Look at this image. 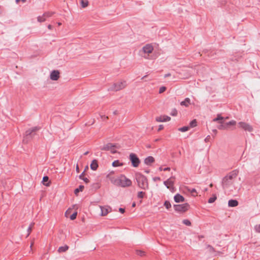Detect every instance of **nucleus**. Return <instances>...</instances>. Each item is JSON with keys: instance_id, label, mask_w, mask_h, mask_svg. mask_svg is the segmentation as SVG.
Here are the masks:
<instances>
[{"instance_id": "bb28decb", "label": "nucleus", "mask_w": 260, "mask_h": 260, "mask_svg": "<svg viewBox=\"0 0 260 260\" xmlns=\"http://www.w3.org/2000/svg\"><path fill=\"white\" fill-rule=\"evenodd\" d=\"M197 125V120L196 119H193V120H192L190 123H189V128L190 127H194L195 126H196Z\"/></svg>"}, {"instance_id": "f704fd0d", "label": "nucleus", "mask_w": 260, "mask_h": 260, "mask_svg": "<svg viewBox=\"0 0 260 260\" xmlns=\"http://www.w3.org/2000/svg\"><path fill=\"white\" fill-rule=\"evenodd\" d=\"M44 14L45 16L46 17V19H47L48 18L51 17L54 13L51 12H45Z\"/></svg>"}, {"instance_id": "f03ea898", "label": "nucleus", "mask_w": 260, "mask_h": 260, "mask_svg": "<svg viewBox=\"0 0 260 260\" xmlns=\"http://www.w3.org/2000/svg\"><path fill=\"white\" fill-rule=\"evenodd\" d=\"M238 174V171L234 170L228 175L226 176L222 180V186L224 189L229 188L233 185V179L235 178Z\"/></svg>"}, {"instance_id": "79ce46f5", "label": "nucleus", "mask_w": 260, "mask_h": 260, "mask_svg": "<svg viewBox=\"0 0 260 260\" xmlns=\"http://www.w3.org/2000/svg\"><path fill=\"white\" fill-rule=\"evenodd\" d=\"M159 170L160 171H170V168L167 167V168H162V167H160L159 168Z\"/></svg>"}, {"instance_id": "7c9ffc66", "label": "nucleus", "mask_w": 260, "mask_h": 260, "mask_svg": "<svg viewBox=\"0 0 260 260\" xmlns=\"http://www.w3.org/2000/svg\"><path fill=\"white\" fill-rule=\"evenodd\" d=\"M164 206L168 210L171 208L172 206L169 201H166L164 203Z\"/></svg>"}, {"instance_id": "4d7b16f0", "label": "nucleus", "mask_w": 260, "mask_h": 260, "mask_svg": "<svg viewBox=\"0 0 260 260\" xmlns=\"http://www.w3.org/2000/svg\"><path fill=\"white\" fill-rule=\"evenodd\" d=\"M213 132H214V133H216V132H217V131H216V129H214V130H213Z\"/></svg>"}, {"instance_id": "a18cd8bd", "label": "nucleus", "mask_w": 260, "mask_h": 260, "mask_svg": "<svg viewBox=\"0 0 260 260\" xmlns=\"http://www.w3.org/2000/svg\"><path fill=\"white\" fill-rule=\"evenodd\" d=\"M82 180L86 183L89 182V180L87 178H83Z\"/></svg>"}, {"instance_id": "a211bd4d", "label": "nucleus", "mask_w": 260, "mask_h": 260, "mask_svg": "<svg viewBox=\"0 0 260 260\" xmlns=\"http://www.w3.org/2000/svg\"><path fill=\"white\" fill-rule=\"evenodd\" d=\"M190 104V100L188 98H186L183 101L180 103L181 106H184L186 107H188Z\"/></svg>"}, {"instance_id": "cd10ccee", "label": "nucleus", "mask_w": 260, "mask_h": 260, "mask_svg": "<svg viewBox=\"0 0 260 260\" xmlns=\"http://www.w3.org/2000/svg\"><path fill=\"white\" fill-rule=\"evenodd\" d=\"M216 199H217L216 196L215 194H213L212 197H211L209 199L208 203H212L215 202V201L216 200Z\"/></svg>"}, {"instance_id": "13d9d810", "label": "nucleus", "mask_w": 260, "mask_h": 260, "mask_svg": "<svg viewBox=\"0 0 260 260\" xmlns=\"http://www.w3.org/2000/svg\"><path fill=\"white\" fill-rule=\"evenodd\" d=\"M88 154V152H86L84 153V154H85V155H86V154Z\"/></svg>"}, {"instance_id": "37998d69", "label": "nucleus", "mask_w": 260, "mask_h": 260, "mask_svg": "<svg viewBox=\"0 0 260 260\" xmlns=\"http://www.w3.org/2000/svg\"><path fill=\"white\" fill-rule=\"evenodd\" d=\"M153 180L154 181H160V178L158 177H155L154 178H153Z\"/></svg>"}, {"instance_id": "ddd939ff", "label": "nucleus", "mask_w": 260, "mask_h": 260, "mask_svg": "<svg viewBox=\"0 0 260 260\" xmlns=\"http://www.w3.org/2000/svg\"><path fill=\"white\" fill-rule=\"evenodd\" d=\"M107 178H108L111 182L115 185H117L118 184V177H115L112 175V173L109 174L107 176Z\"/></svg>"}, {"instance_id": "6ab92c4d", "label": "nucleus", "mask_w": 260, "mask_h": 260, "mask_svg": "<svg viewBox=\"0 0 260 260\" xmlns=\"http://www.w3.org/2000/svg\"><path fill=\"white\" fill-rule=\"evenodd\" d=\"M228 205L230 207H236L238 205V202L235 200H231L229 201Z\"/></svg>"}, {"instance_id": "bf43d9fd", "label": "nucleus", "mask_w": 260, "mask_h": 260, "mask_svg": "<svg viewBox=\"0 0 260 260\" xmlns=\"http://www.w3.org/2000/svg\"><path fill=\"white\" fill-rule=\"evenodd\" d=\"M207 190H208V189H207V188H206V189H205V191H207Z\"/></svg>"}, {"instance_id": "864d4df0", "label": "nucleus", "mask_w": 260, "mask_h": 260, "mask_svg": "<svg viewBox=\"0 0 260 260\" xmlns=\"http://www.w3.org/2000/svg\"><path fill=\"white\" fill-rule=\"evenodd\" d=\"M136 206V203L135 202H134L133 204H132V207H135Z\"/></svg>"}, {"instance_id": "4be33fe9", "label": "nucleus", "mask_w": 260, "mask_h": 260, "mask_svg": "<svg viewBox=\"0 0 260 260\" xmlns=\"http://www.w3.org/2000/svg\"><path fill=\"white\" fill-rule=\"evenodd\" d=\"M77 207L74 209V213L69 216V218H70L71 220H74L76 218L77 215Z\"/></svg>"}, {"instance_id": "c85d7f7f", "label": "nucleus", "mask_w": 260, "mask_h": 260, "mask_svg": "<svg viewBox=\"0 0 260 260\" xmlns=\"http://www.w3.org/2000/svg\"><path fill=\"white\" fill-rule=\"evenodd\" d=\"M38 129L37 128V127H34V128H32L31 129H29L28 130H27L26 132V135H31V134L32 133V132H34L35 131H36Z\"/></svg>"}, {"instance_id": "b1692460", "label": "nucleus", "mask_w": 260, "mask_h": 260, "mask_svg": "<svg viewBox=\"0 0 260 260\" xmlns=\"http://www.w3.org/2000/svg\"><path fill=\"white\" fill-rule=\"evenodd\" d=\"M46 19H47L45 16L44 14H43L42 16H39L37 17V20L39 22H44Z\"/></svg>"}, {"instance_id": "1a4fd4ad", "label": "nucleus", "mask_w": 260, "mask_h": 260, "mask_svg": "<svg viewBox=\"0 0 260 260\" xmlns=\"http://www.w3.org/2000/svg\"><path fill=\"white\" fill-rule=\"evenodd\" d=\"M238 126L239 128L249 132H251L253 131V128L251 125L243 121L239 122L238 123Z\"/></svg>"}, {"instance_id": "4c0bfd02", "label": "nucleus", "mask_w": 260, "mask_h": 260, "mask_svg": "<svg viewBox=\"0 0 260 260\" xmlns=\"http://www.w3.org/2000/svg\"><path fill=\"white\" fill-rule=\"evenodd\" d=\"M171 115L173 116H176L177 115V110L175 109H173L171 112Z\"/></svg>"}, {"instance_id": "de8ad7c7", "label": "nucleus", "mask_w": 260, "mask_h": 260, "mask_svg": "<svg viewBox=\"0 0 260 260\" xmlns=\"http://www.w3.org/2000/svg\"><path fill=\"white\" fill-rule=\"evenodd\" d=\"M80 179H82L84 177V173H82L79 176Z\"/></svg>"}, {"instance_id": "4468645a", "label": "nucleus", "mask_w": 260, "mask_h": 260, "mask_svg": "<svg viewBox=\"0 0 260 260\" xmlns=\"http://www.w3.org/2000/svg\"><path fill=\"white\" fill-rule=\"evenodd\" d=\"M171 120V118L168 116L164 115L159 116L156 118V120L158 122H166L169 121Z\"/></svg>"}, {"instance_id": "423d86ee", "label": "nucleus", "mask_w": 260, "mask_h": 260, "mask_svg": "<svg viewBox=\"0 0 260 260\" xmlns=\"http://www.w3.org/2000/svg\"><path fill=\"white\" fill-rule=\"evenodd\" d=\"M153 47L151 44H146L145 45L142 49V52L143 53V57L145 58L149 59V55L153 51Z\"/></svg>"}, {"instance_id": "7ed1b4c3", "label": "nucleus", "mask_w": 260, "mask_h": 260, "mask_svg": "<svg viewBox=\"0 0 260 260\" xmlns=\"http://www.w3.org/2000/svg\"><path fill=\"white\" fill-rule=\"evenodd\" d=\"M136 179L138 186L141 189L146 190L149 188V184L147 178L140 173L136 174Z\"/></svg>"}, {"instance_id": "20e7f679", "label": "nucleus", "mask_w": 260, "mask_h": 260, "mask_svg": "<svg viewBox=\"0 0 260 260\" xmlns=\"http://www.w3.org/2000/svg\"><path fill=\"white\" fill-rule=\"evenodd\" d=\"M127 86L126 81L119 80L112 83L108 88L109 91H118L125 88Z\"/></svg>"}, {"instance_id": "8fccbe9b", "label": "nucleus", "mask_w": 260, "mask_h": 260, "mask_svg": "<svg viewBox=\"0 0 260 260\" xmlns=\"http://www.w3.org/2000/svg\"><path fill=\"white\" fill-rule=\"evenodd\" d=\"M17 3H18L19 2H22L23 3L25 2V0H16Z\"/></svg>"}, {"instance_id": "9b49d317", "label": "nucleus", "mask_w": 260, "mask_h": 260, "mask_svg": "<svg viewBox=\"0 0 260 260\" xmlns=\"http://www.w3.org/2000/svg\"><path fill=\"white\" fill-rule=\"evenodd\" d=\"M60 72L58 70H53L51 72L50 78L52 81H57L60 78Z\"/></svg>"}, {"instance_id": "f3484780", "label": "nucleus", "mask_w": 260, "mask_h": 260, "mask_svg": "<svg viewBox=\"0 0 260 260\" xmlns=\"http://www.w3.org/2000/svg\"><path fill=\"white\" fill-rule=\"evenodd\" d=\"M77 206L74 205L72 206V207L69 208L65 212V216L67 218L69 217L70 214H71L72 210H74L76 208Z\"/></svg>"}, {"instance_id": "58836bf2", "label": "nucleus", "mask_w": 260, "mask_h": 260, "mask_svg": "<svg viewBox=\"0 0 260 260\" xmlns=\"http://www.w3.org/2000/svg\"><path fill=\"white\" fill-rule=\"evenodd\" d=\"M33 225H34V224H31V225H30L29 227L28 228V229L27 230L28 234H27V236H28L29 235V234H30L31 230H32V228L33 226Z\"/></svg>"}, {"instance_id": "f257e3e1", "label": "nucleus", "mask_w": 260, "mask_h": 260, "mask_svg": "<svg viewBox=\"0 0 260 260\" xmlns=\"http://www.w3.org/2000/svg\"><path fill=\"white\" fill-rule=\"evenodd\" d=\"M228 118V117L224 118L220 115H218L217 117L213 120V121L217 122L219 124L217 126L219 129H226L230 126H234L236 124V121L235 120H231L229 122H225V120Z\"/></svg>"}, {"instance_id": "72a5a7b5", "label": "nucleus", "mask_w": 260, "mask_h": 260, "mask_svg": "<svg viewBox=\"0 0 260 260\" xmlns=\"http://www.w3.org/2000/svg\"><path fill=\"white\" fill-rule=\"evenodd\" d=\"M189 126H183L182 127H180L178 129V130L181 132H185L189 129Z\"/></svg>"}, {"instance_id": "f8f14e48", "label": "nucleus", "mask_w": 260, "mask_h": 260, "mask_svg": "<svg viewBox=\"0 0 260 260\" xmlns=\"http://www.w3.org/2000/svg\"><path fill=\"white\" fill-rule=\"evenodd\" d=\"M100 208L101 209V211L100 215L102 216H106L111 211V207L109 206H100Z\"/></svg>"}, {"instance_id": "2eb2a0df", "label": "nucleus", "mask_w": 260, "mask_h": 260, "mask_svg": "<svg viewBox=\"0 0 260 260\" xmlns=\"http://www.w3.org/2000/svg\"><path fill=\"white\" fill-rule=\"evenodd\" d=\"M174 201L176 203L183 202L184 201V198L180 194H177L174 196Z\"/></svg>"}, {"instance_id": "473e14b6", "label": "nucleus", "mask_w": 260, "mask_h": 260, "mask_svg": "<svg viewBox=\"0 0 260 260\" xmlns=\"http://www.w3.org/2000/svg\"><path fill=\"white\" fill-rule=\"evenodd\" d=\"M48 180H49V178H48V177H47V176H44V177L43 178V183L45 185H46V186H49V185H50L49 183H47V184H45V183L46 182H47V181H48Z\"/></svg>"}, {"instance_id": "6e6d98bb", "label": "nucleus", "mask_w": 260, "mask_h": 260, "mask_svg": "<svg viewBox=\"0 0 260 260\" xmlns=\"http://www.w3.org/2000/svg\"><path fill=\"white\" fill-rule=\"evenodd\" d=\"M210 187H212V186H213V184H212V183H211V184H210Z\"/></svg>"}, {"instance_id": "0eeeda50", "label": "nucleus", "mask_w": 260, "mask_h": 260, "mask_svg": "<svg viewBox=\"0 0 260 260\" xmlns=\"http://www.w3.org/2000/svg\"><path fill=\"white\" fill-rule=\"evenodd\" d=\"M174 207L176 211L183 213L189 210L190 206L188 203H184L183 204L175 205Z\"/></svg>"}, {"instance_id": "ea45409f", "label": "nucleus", "mask_w": 260, "mask_h": 260, "mask_svg": "<svg viewBox=\"0 0 260 260\" xmlns=\"http://www.w3.org/2000/svg\"><path fill=\"white\" fill-rule=\"evenodd\" d=\"M166 90V87L165 86H162L159 88V93H161L164 92Z\"/></svg>"}, {"instance_id": "e433bc0d", "label": "nucleus", "mask_w": 260, "mask_h": 260, "mask_svg": "<svg viewBox=\"0 0 260 260\" xmlns=\"http://www.w3.org/2000/svg\"><path fill=\"white\" fill-rule=\"evenodd\" d=\"M145 194V192H143V191H139L138 193V197L139 198H141L142 199L143 197H144V196Z\"/></svg>"}, {"instance_id": "49530a36", "label": "nucleus", "mask_w": 260, "mask_h": 260, "mask_svg": "<svg viewBox=\"0 0 260 260\" xmlns=\"http://www.w3.org/2000/svg\"><path fill=\"white\" fill-rule=\"evenodd\" d=\"M164 127H163V125H160L159 126V127H158V131H160L161 130H162L163 129Z\"/></svg>"}, {"instance_id": "c756f323", "label": "nucleus", "mask_w": 260, "mask_h": 260, "mask_svg": "<svg viewBox=\"0 0 260 260\" xmlns=\"http://www.w3.org/2000/svg\"><path fill=\"white\" fill-rule=\"evenodd\" d=\"M188 191H189L191 193V195L193 197H196L197 196V191L194 188H192V189H188Z\"/></svg>"}, {"instance_id": "2f4dec72", "label": "nucleus", "mask_w": 260, "mask_h": 260, "mask_svg": "<svg viewBox=\"0 0 260 260\" xmlns=\"http://www.w3.org/2000/svg\"><path fill=\"white\" fill-rule=\"evenodd\" d=\"M83 189H84V186H83V185L79 186V188H76L75 190V193L76 194H77L79 192L83 191Z\"/></svg>"}, {"instance_id": "c9c22d12", "label": "nucleus", "mask_w": 260, "mask_h": 260, "mask_svg": "<svg viewBox=\"0 0 260 260\" xmlns=\"http://www.w3.org/2000/svg\"><path fill=\"white\" fill-rule=\"evenodd\" d=\"M182 222L186 225H188V226H190L191 225V222L190 221L188 220V219H184L183 220Z\"/></svg>"}, {"instance_id": "5701e85b", "label": "nucleus", "mask_w": 260, "mask_h": 260, "mask_svg": "<svg viewBox=\"0 0 260 260\" xmlns=\"http://www.w3.org/2000/svg\"><path fill=\"white\" fill-rule=\"evenodd\" d=\"M81 6L84 8L88 6V2L87 0H80Z\"/></svg>"}, {"instance_id": "5fc2aeb1", "label": "nucleus", "mask_w": 260, "mask_h": 260, "mask_svg": "<svg viewBox=\"0 0 260 260\" xmlns=\"http://www.w3.org/2000/svg\"><path fill=\"white\" fill-rule=\"evenodd\" d=\"M58 25L59 26V25H61V23L60 22H58Z\"/></svg>"}, {"instance_id": "6e6552de", "label": "nucleus", "mask_w": 260, "mask_h": 260, "mask_svg": "<svg viewBox=\"0 0 260 260\" xmlns=\"http://www.w3.org/2000/svg\"><path fill=\"white\" fill-rule=\"evenodd\" d=\"M175 179V178L174 177H171L164 182V184L171 192H174L175 191V187L174 185Z\"/></svg>"}, {"instance_id": "a19ab883", "label": "nucleus", "mask_w": 260, "mask_h": 260, "mask_svg": "<svg viewBox=\"0 0 260 260\" xmlns=\"http://www.w3.org/2000/svg\"><path fill=\"white\" fill-rule=\"evenodd\" d=\"M255 230L256 232H257L258 233H260V224L256 225L255 226Z\"/></svg>"}, {"instance_id": "412c9836", "label": "nucleus", "mask_w": 260, "mask_h": 260, "mask_svg": "<svg viewBox=\"0 0 260 260\" xmlns=\"http://www.w3.org/2000/svg\"><path fill=\"white\" fill-rule=\"evenodd\" d=\"M69 249V246L67 245H64L63 246H61L58 248V252L59 253H61L66 251Z\"/></svg>"}, {"instance_id": "39448f33", "label": "nucleus", "mask_w": 260, "mask_h": 260, "mask_svg": "<svg viewBox=\"0 0 260 260\" xmlns=\"http://www.w3.org/2000/svg\"><path fill=\"white\" fill-rule=\"evenodd\" d=\"M118 184L117 186L123 187H128L132 185L131 180L127 178L125 176L121 175L118 177Z\"/></svg>"}, {"instance_id": "aec40b11", "label": "nucleus", "mask_w": 260, "mask_h": 260, "mask_svg": "<svg viewBox=\"0 0 260 260\" xmlns=\"http://www.w3.org/2000/svg\"><path fill=\"white\" fill-rule=\"evenodd\" d=\"M98 167V162L96 160H93L90 164V168L92 170L95 171Z\"/></svg>"}, {"instance_id": "09e8293b", "label": "nucleus", "mask_w": 260, "mask_h": 260, "mask_svg": "<svg viewBox=\"0 0 260 260\" xmlns=\"http://www.w3.org/2000/svg\"><path fill=\"white\" fill-rule=\"evenodd\" d=\"M48 28L49 29L51 30L53 28V26L49 24L48 25Z\"/></svg>"}, {"instance_id": "603ef678", "label": "nucleus", "mask_w": 260, "mask_h": 260, "mask_svg": "<svg viewBox=\"0 0 260 260\" xmlns=\"http://www.w3.org/2000/svg\"><path fill=\"white\" fill-rule=\"evenodd\" d=\"M111 151L112 153H114L116 152V151L114 150V149H113V147L112 148V149H111V150H110Z\"/></svg>"}, {"instance_id": "3c124183", "label": "nucleus", "mask_w": 260, "mask_h": 260, "mask_svg": "<svg viewBox=\"0 0 260 260\" xmlns=\"http://www.w3.org/2000/svg\"><path fill=\"white\" fill-rule=\"evenodd\" d=\"M76 170L78 173L79 172V168L78 165L76 166Z\"/></svg>"}, {"instance_id": "a878e982", "label": "nucleus", "mask_w": 260, "mask_h": 260, "mask_svg": "<svg viewBox=\"0 0 260 260\" xmlns=\"http://www.w3.org/2000/svg\"><path fill=\"white\" fill-rule=\"evenodd\" d=\"M123 163L122 162H120L119 160H115L112 163V166L114 167H119V166H123Z\"/></svg>"}, {"instance_id": "c03bdc74", "label": "nucleus", "mask_w": 260, "mask_h": 260, "mask_svg": "<svg viewBox=\"0 0 260 260\" xmlns=\"http://www.w3.org/2000/svg\"><path fill=\"white\" fill-rule=\"evenodd\" d=\"M119 212H120L121 213H122V214H123V213H124V212H125V210H124V209L122 208H120L119 209Z\"/></svg>"}, {"instance_id": "393cba45", "label": "nucleus", "mask_w": 260, "mask_h": 260, "mask_svg": "<svg viewBox=\"0 0 260 260\" xmlns=\"http://www.w3.org/2000/svg\"><path fill=\"white\" fill-rule=\"evenodd\" d=\"M113 147V146L112 145V144H108L107 145H105L103 148H102V150H111Z\"/></svg>"}, {"instance_id": "dca6fc26", "label": "nucleus", "mask_w": 260, "mask_h": 260, "mask_svg": "<svg viewBox=\"0 0 260 260\" xmlns=\"http://www.w3.org/2000/svg\"><path fill=\"white\" fill-rule=\"evenodd\" d=\"M154 162V158L152 156H148L144 160V162L147 165H150Z\"/></svg>"}, {"instance_id": "9d476101", "label": "nucleus", "mask_w": 260, "mask_h": 260, "mask_svg": "<svg viewBox=\"0 0 260 260\" xmlns=\"http://www.w3.org/2000/svg\"><path fill=\"white\" fill-rule=\"evenodd\" d=\"M129 158L134 167L136 168L139 166L140 161L135 154L131 153L129 155Z\"/></svg>"}]
</instances>
